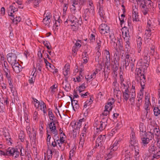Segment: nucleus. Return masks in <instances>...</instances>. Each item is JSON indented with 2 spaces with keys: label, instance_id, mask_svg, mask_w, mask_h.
Listing matches in <instances>:
<instances>
[{
  "label": "nucleus",
  "instance_id": "nucleus-1",
  "mask_svg": "<svg viewBox=\"0 0 160 160\" xmlns=\"http://www.w3.org/2000/svg\"><path fill=\"white\" fill-rule=\"evenodd\" d=\"M80 19V17L79 18V19H78L74 16L72 15H70L68 16V19H67V20L64 23L66 24L71 23V29L73 31H76L78 30L82 24V22Z\"/></svg>",
  "mask_w": 160,
  "mask_h": 160
},
{
  "label": "nucleus",
  "instance_id": "nucleus-2",
  "mask_svg": "<svg viewBox=\"0 0 160 160\" xmlns=\"http://www.w3.org/2000/svg\"><path fill=\"white\" fill-rule=\"evenodd\" d=\"M142 70L140 68H136L135 70V78L137 81L140 82L142 89L144 88L146 80L145 76L142 73Z\"/></svg>",
  "mask_w": 160,
  "mask_h": 160
},
{
  "label": "nucleus",
  "instance_id": "nucleus-3",
  "mask_svg": "<svg viewBox=\"0 0 160 160\" xmlns=\"http://www.w3.org/2000/svg\"><path fill=\"white\" fill-rule=\"evenodd\" d=\"M141 11L143 14L146 15L149 11V8L153 6V3L151 0H147L144 3L139 4Z\"/></svg>",
  "mask_w": 160,
  "mask_h": 160
},
{
  "label": "nucleus",
  "instance_id": "nucleus-4",
  "mask_svg": "<svg viewBox=\"0 0 160 160\" xmlns=\"http://www.w3.org/2000/svg\"><path fill=\"white\" fill-rule=\"evenodd\" d=\"M148 151L150 153L153 154L154 158H158L160 157V151L153 144H152L148 148Z\"/></svg>",
  "mask_w": 160,
  "mask_h": 160
},
{
  "label": "nucleus",
  "instance_id": "nucleus-5",
  "mask_svg": "<svg viewBox=\"0 0 160 160\" xmlns=\"http://www.w3.org/2000/svg\"><path fill=\"white\" fill-rule=\"evenodd\" d=\"M16 149L10 147L8 148L6 152H3L0 150V155H7L11 156L13 154H16V156H17L18 154V151H16Z\"/></svg>",
  "mask_w": 160,
  "mask_h": 160
},
{
  "label": "nucleus",
  "instance_id": "nucleus-6",
  "mask_svg": "<svg viewBox=\"0 0 160 160\" xmlns=\"http://www.w3.org/2000/svg\"><path fill=\"white\" fill-rule=\"evenodd\" d=\"M152 134L151 132L149 134H142L140 136L142 140V142L144 145L148 144L150 140H151L152 138Z\"/></svg>",
  "mask_w": 160,
  "mask_h": 160
},
{
  "label": "nucleus",
  "instance_id": "nucleus-7",
  "mask_svg": "<svg viewBox=\"0 0 160 160\" xmlns=\"http://www.w3.org/2000/svg\"><path fill=\"white\" fill-rule=\"evenodd\" d=\"M17 56L15 53H9L7 55V59L8 62L11 65L17 62Z\"/></svg>",
  "mask_w": 160,
  "mask_h": 160
},
{
  "label": "nucleus",
  "instance_id": "nucleus-8",
  "mask_svg": "<svg viewBox=\"0 0 160 160\" xmlns=\"http://www.w3.org/2000/svg\"><path fill=\"white\" fill-rule=\"evenodd\" d=\"M32 98L34 102V106L36 108L42 110L44 107L46 108V106L43 101H41L40 102L39 101L33 97Z\"/></svg>",
  "mask_w": 160,
  "mask_h": 160
},
{
  "label": "nucleus",
  "instance_id": "nucleus-9",
  "mask_svg": "<svg viewBox=\"0 0 160 160\" xmlns=\"http://www.w3.org/2000/svg\"><path fill=\"white\" fill-rule=\"evenodd\" d=\"M108 117H103L101 121L100 122V126L98 127V130L102 131L104 129L108 124Z\"/></svg>",
  "mask_w": 160,
  "mask_h": 160
},
{
  "label": "nucleus",
  "instance_id": "nucleus-10",
  "mask_svg": "<svg viewBox=\"0 0 160 160\" xmlns=\"http://www.w3.org/2000/svg\"><path fill=\"white\" fill-rule=\"evenodd\" d=\"M131 138L130 143L131 146H133L134 148H136L138 146V141L136 139L135 133L134 132H132L130 136Z\"/></svg>",
  "mask_w": 160,
  "mask_h": 160
},
{
  "label": "nucleus",
  "instance_id": "nucleus-11",
  "mask_svg": "<svg viewBox=\"0 0 160 160\" xmlns=\"http://www.w3.org/2000/svg\"><path fill=\"white\" fill-rule=\"evenodd\" d=\"M2 133L3 135L5 138L6 140L7 141H8V142H10L11 144L12 143L11 139L9 130L6 127H5L3 128Z\"/></svg>",
  "mask_w": 160,
  "mask_h": 160
},
{
  "label": "nucleus",
  "instance_id": "nucleus-12",
  "mask_svg": "<svg viewBox=\"0 0 160 160\" xmlns=\"http://www.w3.org/2000/svg\"><path fill=\"white\" fill-rule=\"evenodd\" d=\"M86 119L83 118L79 119L74 123V125L73 126V128L75 129H79L81 127L82 122L86 121Z\"/></svg>",
  "mask_w": 160,
  "mask_h": 160
},
{
  "label": "nucleus",
  "instance_id": "nucleus-13",
  "mask_svg": "<svg viewBox=\"0 0 160 160\" xmlns=\"http://www.w3.org/2000/svg\"><path fill=\"white\" fill-rule=\"evenodd\" d=\"M105 135H100L96 140V146H99L102 145V144L103 141L105 139Z\"/></svg>",
  "mask_w": 160,
  "mask_h": 160
},
{
  "label": "nucleus",
  "instance_id": "nucleus-14",
  "mask_svg": "<svg viewBox=\"0 0 160 160\" xmlns=\"http://www.w3.org/2000/svg\"><path fill=\"white\" fill-rule=\"evenodd\" d=\"M51 18V15L49 13H47L45 17L43 18L42 22L45 26H48L50 24L51 20H50Z\"/></svg>",
  "mask_w": 160,
  "mask_h": 160
},
{
  "label": "nucleus",
  "instance_id": "nucleus-15",
  "mask_svg": "<svg viewBox=\"0 0 160 160\" xmlns=\"http://www.w3.org/2000/svg\"><path fill=\"white\" fill-rule=\"evenodd\" d=\"M110 38L111 39V44L113 45L114 48L116 50L117 52H119L118 48L117 47V43H116V42L117 40L116 38L113 35H110L109 36Z\"/></svg>",
  "mask_w": 160,
  "mask_h": 160
},
{
  "label": "nucleus",
  "instance_id": "nucleus-16",
  "mask_svg": "<svg viewBox=\"0 0 160 160\" xmlns=\"http://www.w3.org/2000/svg\"><path fill=\"white\" fill-rule=\"evenodd\" d=\"M114 100L113 98L109 99L107 104L105 107L106 109H109L110 111L111 110L112 108V105L114 104Z\"/></svg>",
  "mask_w": 160,
  "mask_h": 160
},
{
  "label": "nucleus",
  "instance_id": "nucleus-17",
  "mask_svg": "<svg viewBox=\"0 0 160 160\" xmlns=\"http://www.w3.org/2000/svg\"><path fill=\"white\" fill-rule=\"evenodd\" d=\"M11 65L14 71L17 73H18L22 70L21 68L20 67H20H21V66L18 62L15 63Z\"/></svg>",
  "mask_w": 160,
  "mask_h": 160
},
{
  "label": "nucleus",
  "instance_id": "nucleus-18",
  "mask_svg": "<svg viewBox=\"0 0 160 160\" xmlns=\"http://www.w3.org/2000/svg\"><path fill=\"white\" fill-rule=\"evenodd\" d=\"M37 131L35 130V128H32V132L30 133V135H28L30 139L32 140V141H34V142H35L36 139V135Z\"/></svg>",
  "mask_w": 160,
  "mask_h": 160
},
{
  "label": "nucleus",
  "instance_id": "nucleus-19",
  "mask_svg": "<svg viewBox=\"0 0 160 160\" xmlns=\"http://www.w3.org/2000/svg\"><path fill=\"white\" fill-rule=\"evenodd\" d=\"M130 56L129 54H126L124 62L123 64V67H125L126 69L128 68V66H129L130 62Z\"/></svg>",
  "mask_w": 160,
  "mask_h": 160
},
{
  "label": "nucleus",
  "instance_id": "nucleus-20",
  "mask_svg": "<svg viewBox=\"0 0 160 160\" xmlns=\"http://www.w3.org/2000/svg\"><path fill=\"white\" fill-rule=\"evenodd\" d=\"M86 0H72V4L76 6L79 5L80 6H83Z\"/></svg>",
  "mask_w": 160,
  "mask_h": 160
},
{
  "label": "nucleus",
  "instance_id": "nucleus-21",
  "mask_svg": "<svg viewBox=\"0 0 160 160\" xmlns=\"http://www.w3.org/2000/svg\"><path fill=\"white\" fill-rule=\"evenodd\" d=\"M137 9H133L132 12V18L133 21L137 22L139 21L138 13Z\"/></svg>",
  "mask_w": 160,
  "mask_h": 160
},
{
  "label": "nucleus",
  "instance_id": "nucleus-22",
  "mask_svg": "<svg viewBox=\"0 0 160 160\" xmlns=\"http://www.w3.org/2000/svg\"><path fill=\"white\" fill-rule=\"evenodd\" d=\"M121 140L119 139L118 140H116L113 144L112 146H111L110 148H111V151H116L118 148V145L120 144Z\"/></svg>",
  "mask_w": 160,
  "mask_h": 160
},
{
  "label": "nucleus",
  "instance_id": "nucleus-23",
  "mask_svg": "<svg viewBox=\"0 0 160 160\" xmlns=\"http://www.w3.org/2000/svg\"><path fill=\"white\" fill-rule=\"evenodd\" d=\"M99 31H106V32H110V30L109 27L105 23L101 24L99 26Z\"/></svg>",
  "mask_w": 160,
  "mask_h": 160
},
{
  "label": "nucleus",
  "instance_id": "nucleus-24",
  "mask_svg": "<svg viewBox=\"0 0 160 160\" xmlns=\"http://www.w3.org/2000/svg\"><path fill=\"white\" fill-rule=\"evenodd\" d=\"M144 62L143 63L141 62L140 61L138 63V64L144 65L146 67H148L149 65V62L150 61L149 57H144Z\"/></svg>",
  "mask_w": 160,
  "mask_h": 160
},
{
  "label": "nucleus",
  "instance_id": "nucleus-25",
  "mask_svg": "<svg viewBox=\"0 0 160 160\" xmlns=\"http://www.w3.org/2000/svg\"><path fill=\"white\" fill-rule=\"evenodd\" d=\"M70 65L69 64L67 63L64 67L63 74L65 76H67L69 72Z\"/></svg>",
  "mask_w": 160,
  "mask_h": 160
},
{
  "label": "nucleus",
  "instance_id": "nucleus-26",
  "mask_svg": "<svg viewBox=\"0 0 160 160\" xmlns=\"http://www.w3.org/2000/svg\"><path fill=\"white\" fill-rule=\"evenodd\" d=\"M123 99L127 101L129 97V91H126V90H122Z\"/></svg>",
  "mask_w": 160,
  "mask_h": 160
},
{
  "label": "nucleus",
  "instance_id": "nucleus-27",
  "mask_svg": "<svg viewBox=\"0 0 160 160\" xmlns=\"http://www.w3.org/2000/svg\"><path fill=\"white\" fill-rule=\"evenodd\" d=\"M142 38L140 37H138L137 40V42L138 51V53L140 52L141 51V45L142 44Z\"/></svg>",
  "mask_w": 160,
  "mask_h": 160
},
{
  "label": "nucleus",
  "instance_id": "nucleus-28",
  "mask_svg": "<svg viewBox=\"0 0 160 160\" xmlns=\"http://www.w3.org/2000/svg\"><path fill=\"white\" fill-rule=\"evenodd\" d=\"M135 61V59H131V62H129V66H128V68L127 69H131V71L133 72L135 69L134 62Z\"/></svg>",
  "mask_w": 160,
  "mask_h": 160
},
{
  "label": "nucleus",
  "instance_id": "nucleus-29",
  "mask_svg": "<svg viewBox=\"0 0 160 160\" xmlns=\"http://www.w3.org/2000/svg\"><path fill=\"white\" fill-rule=\"evenodd\" d=\"M78 103V102L77 100H72L71 104L72 106L73 109L74 111H75V108L76 109H78L79 107Z\"/></svg>",
  "mask_w": 160,
  "mask_h": 160
},
{
  "label": "nucleus",
  "instance_id": "nucleus-30",
  "mask_svg": "<svg viewBox=\"0 0 160 160\" xmlns=\"http://www.w3.org/2000/svg\"><path fill=\"white\" fill-rule=\"evenodd\" d=\"M43 63L42 60L40 58L36 65V68L40 72H41L42 68L43 66Z\"/></svg>",
  "mask_w": 160,
  "mask_h": 160
},
{
  "label": "nucleus",
  "instance_id": "nucleus-31",
  "mask_svg": "<svg viewBox=\"0 0 160 160\" xmlns=\"http://www.w3.org/2000/svg\"><path fill=\"white\" fill-rule=\"evenodd\" d=\"M155 27L154 25L152 24L150 20L148 21L147 22V25L146 27V29L148 30H150L151 31H152L154 30Z\"/></svg>",
  "mask_w": 160,
  "mask_h": 160
},
{
  "label": "nucleus",
  "instance_id": "nucleus-32",
  "mask_svg": "<svg viewBox=\"0 0 160 160\" xmlns=\"http://www.w3.org/2000/svg\"><path fill=\"white\" fill-rule=\"evenodd\" d=\"M42 0H27L26 2L28 4L33 2L36 6H37L39 3H40Z\"/></svg>",
  "mask_w": 160,
  "mask_h": 160
},
{
  "label": "nucleus",
  "instance_id": "nucleus-33",
  "mask_svg": "<svg viewBox=\"0 0 160 160\" xmlns=\"http://www.w3.org/2000/svg\"><path fill=\"white\" fill-rule=\"evenodd\" d=\"M62 84L64 85L63 88L66 92H68L70 90L71 86L70 83H64V82H63L62 83Z\"/></svg>",
  "mask_w": 160,
  "mask_h": 160
},
{
  "label": "nucleus",
  "instance_id": "nucleus-34",
  "mask_svg": "<svg viewBox=\"0 0 160 160\" xmlns=\"http://www.w3.org/2000/svg\"><path fill=\"white\" fill-rule=\"evenodd\" d=\"M143 98V94H138V103H137V106L139 107L142 104V99Z\"/></svg>",
  "mask_w": 160,
  "mask_h": 160
},
{
  "label": "nucleus",
  "instance_id": "nucleus-35",
  "mask_svg": "<svg viewBox=\"0 0 160 160\" xmlns=\"http://www.w3.org/2000/svg\"><path fill=\"white\" fill-rule=\"evenodd\" d=\"M12 148L15 149L16 150V149L17 150H16V151H17V152L18 151V155L17 156V157L16 156V154H13V155H11V156H14L15 158H18V157H19V155L20 154V152H21V153H20L21 156H24V155L23 153L22 152V148Z\"/></svg>",
  "mask_w": 160,
  "mask_h": 160
},
{
  "label": "nucleus",
  "instance_id": "nucleus-36",
  "mask_svg": "<svg viewBox=\"0 0 160 160\" xmlns=\"http://www.w3.org/2000/svg\"><path fill=\"white\" fill-rule=\"evenodd\" d=\"M48 115L50 119L52 121H55V120H54V119L55 118V117L52 113V110L49 108L48 109Z\"/></svg>",
  "mask_w": 160,
  "mask_h": 160
},
{
  "label": "nucleus",
  "instance_id": "nucleus-37",
  "mask_svg": "<svg viewBox=\"0 0 160 160\" xmlns=\"http://www.w3.org/2000/svg\"><path fill=\"white\" fill-rule=\"evenodd\" d=\"M112 88L113 89H119V84L116 79H114L112 83Z\"/></svg>",
  "mask_w": 160,
  "mask_h": 160
},
{
  "label": "nucleus",
  "instance_id": "nucleus-38",
  "mask_svg": "<svg viewBox=\"0 0 160 160\" xmlns=\"http://www.w3.org/2000/svg\"><path fill=\"white\" fill-rule=\"evenodd\" d=\"M90 109V99L87 100L84 103L83 109Z\"/></svg>",
  "mask_w": 160,
  "mask_h": 160
},
{
  "label": "nucleus",
  "instance_id": "nucleus-39",
  "mask_svg": "<svg viewBox=\"0 0 160 160\" xmlns=\"http://www.w3.org/2000/svg\"><path fill=\"white\" fill-rule=\"evenodd\" d=\"M118 38L117 43L118 45L119 49H122L123 48L122 39L121 38Z\"/></svg>",
  "mask_w": 160,
  "mask_h": 160
},
{
  "label": "nucleus",
  "instance_id": "nucleus-40",
  "mask_svg": "<svg viewBox=\"0 0 160 160\" xmlns=\"http://www.w3.org/2000/svg\"><path fill=\"white\" fill-rule=\"evenodd\" d=\"M149 96L148 94H147L145 95V103L144 104L147 105H151V104L150 102V101L149 100Z\"/></svg>",
  "mask_w": 160,
  "mask_h": 160
},
{
  "label": "nucleus",
  "instance_id": "nucleus-41",
  "mask_svg": "<svg viewBox=\"0 0 160 160\" xmlns=\"http://www.w3.org/2000/svg\"><path fill=\"white\" fill-rule=\"evenodd\" d=\"M48 151H50V153L49 155H48V159L47 160H51L52 158V151L51 149H48ZM40 160H47L46 158L45 157L43 159L42 158Z\"/></svg>",
  "mask_w": 160,
  "mask_h": 160
},
{
  "label": "nucleus",
  "instance_id": "nucleus-42",
  "mask_svg": "<svg viewBox=\"0 0 160 160\" xmlns=\"http://www.w3.org/2000/svg\"><path fill=\"white\" fill-rule=\"evenodd\" d=\"M100 122L98 121L97 120H96V119L95 120V122L93 124V126L94 128H96V130H98V131H96V132L99 131V128H98V127L100 126Z\"/></svg>",
  "mask_w": 160,
  "mask_h": 160
},
{
  "label": "nucleus",
  "instance_id": "nucleus-43",
  "mask_svg": "<svg viewBox=\"0 0 160 160\" xmlns=\"http://www.w3.org/2000/svg\"><path fill=\"white\" fill-rule=\"evenodd\" d=\"M9 8L11 10V12L10 13V15L13 17V13L14 12L16 11H18V9L12 5H10L9 6Z\"/></svg>",
  "mask_w": 160,
  "mask_h": 160
},
{
  "label": "nucleus",
  "instance_id": "nucleus-44",
  "mask_svg": "<svg viewBox=\"0 0 160 160\" xmlns=\"http://www.w3.org/2000/svg\"><path fill=\"white\" fill-rule=\"evenodd\" d=\"M144 126L142 124L140 125V136L142 135V134H146L147 133H146L145 132V129L143 128Z\"/></svg>",
  "mask_w": 160,
  "mask_h": 160
},
{
  "label": "nucleus",
  "instance_id": "nucleus-45",
  "mask_svg": "<svg viewBox=\"0 0 160 160\" xmlns=\"http://www.w3.org/2000/svg\"><path fill=\"white\" fill-rule=\"evenodd\" d=\"M101 56L100 52L98 51L96 53V55L95 57V60L96 62H97L98 63L99 62L100 57Z\"/></svg>",
  "mask_w": 160,
  "mask_h": 160
},
{
  "label": "nucleus",
  "instance_id": "nucleus-46",
  "mask_svg": "<svg viewBox=\"0 0 160 160\" xmlns=\"http://www.w3.org/2000/svg\"><path fill=\"white\" fill-rule=\"evenodd\" d=\"M3 71L5 73V75L7 80H9V79L11 78L10 74V70H6L5 69H3Z\"/></svg>",
  "mask_w": 160,
  "mask_h": 160
},
{
  "label": "nucleus",
  "instance_id": "nucleus-47",
  "mask_svg": "<svg viewBox=\"0 0 160 160\" xmlns=\"http://www.w3.org/2000/svg\"><path fill=\"white\" fill-rule=\"evenodd\" d=\"M99 15L101 18H104V16L105 15V12L104 11L103 7L100 6L99 9Z\"/></svg>",
  "mask_w": 160,
  "mask_h": 160
},
{
  "label": "nucleus",
  "instance_id": "nucleus-48",
  "mask_svg": "<svg viewBox=\"0 0 160 160\" xmlns=\"http://www.w3.org/2000/svg\"><path fill=\"white\" fill-rule=\"evenodd\" d=\"M97 37V35L95 32H93V33L91 34V42H94L95 40V39Z\"/></svg>",
  "mask_w": 160,
  "mask_h": 160
},
{
  "label": "nucleus",
  "instance_id": "nucleus-49",
  "mask_svg": "<svg viewBox=\"0 0 160 160\" xmlns=\"http://www.w3.org/2000/svg\"><path fill=\"white\" fill-rule=\"evenodd\" d=\"M153 111L155 116H158L160 114V110L158 107H155Z\"/></svg>",
  "mask_w": 160,
  "mask_h": 160
},
{
  "label": "nucleus",
  "instance_id": "nucleus-50",
  "mask_svg": "<svg viewBox=\"0 0 160 160\" xmlns=\"http://www.w3.org/2000/svg\"><path fill=\"white\" fill-rule=\"evenodd\" d=\"M85 88V84L84 83H82L81 86H79L78 88H77V90H78L79 91V92L80 93L84 90V89Z\"/></svg>",
  "mask_w": 160,
  "mask_h": 160
},
{
  "label": "nucleus",
  "instance_id": "nucleus-51",
  "mask_svg": "<svg viewBox=\"0 0 160 160\" xmlns=\"http://www.w3.org/2000/svg\"><path fill=\"white\" fill-rule=\"evenodd\" d=\"M152 136L153 137V134H155L157 136H158L159 135L160 133V131L158 129H157V128H154L153 130V133H152Z\"/></svg>",
  "mask_w": 160,
  "mask_h": 160
},
{
  "label": "nucleus",
  "instance_id": "nucleus-52",
  "mask_svg": "<svg viewBox=\"0 0 160 160\" xmlns=\"http://www.w3.org/2000/svg\"><path fill=\"white\" fill-rule=\"evenodd\" d=\"M90 112V109H83L82 112L83 113L84 116L86 117L88 116L89 113Z\"/></svg>",
  "mask_w": 160,
  "mask_h": 160
},
{
  "label": "nucleus",
  "instance_id": "nucleus-53",
  "mask_svg": "<svg viewBox=\"0 0 160 160\" xmlns=\"http://www.w3.org/2000/svg\"><path fill=\"white\" fill-rule=\"evenodd\" d=\"M25 135L23 132H21L19 135V138L21 140V141L23 142L24 140Z\"/></svg>",
  "mask_w": 160,
  "mask_h": 160
},
{
  "label": "nucleus",
  "instance_id": "nucleus-54",
  "mask_svg": "<svg viewBox=\"0 0 160 160\" xmlns=\"http://www.w3.org/2000/svg\"><path fill=\"white\" fill-rule=\"evenodd\" d=\"M113 94L114 95H116L118 97L119 96V95L121 94V91L119 89H113Z\"/></svg>",
  "mask_w": 160,
  "mask_h": 160
},
{
  "label": "nucleus",
  "instance_id": "nucleus-55",
  "mask_svg": "<svg viewBox=\"0 0 160 160\" xmlns=\"http://www.w3.org/2000/svg\"><path fill=\"white\" fill-rule=\"evenodd\" d=\"M55 121H52L50 122V124H49V127L50 130L51 129L53 130V129L54 128V126H56L55 124Z\"/></svg>",
  "mask_w": 160,
  "mask_h": 160
},
{
  "label": "nucleus",
  "instance_id": "nucleus-56",
  "mask_svg": "<svg viewBox=\"0 0 160 160\" xmlns=\"http://www.w3.org/2000/svg\"><path fill=\"white\" fill-rule=\"evenodd\" d=\"M151 31L150 30H148L147 29H146V30L145 31V35L147 37V39L148 38L150 37L151 35Z\"/></svg>",
  "mask_w": 160,
  "mask_h": 160
},
{
  "label": "nucleus",
  "instance_id": "nucleus-57",
  "mask_svg": "<svg viewBox=\"0 0 160 160\" xmlns=\"http://www.w3.org/2000/svg\"><path fill=\"white\" fill-rule=\"evenodd\" d=\"M144 108L145 110H146V116H147L148 112H150V105H147L144 104Z\"/></svg>",
  "mask_w": 160,
  "mask_h": 160
},
{
  "label": "nucleus",
  "instance_id": "nucleus-58",
  "mask_svg": "<svg viewBox=\"0 0 160 160\" xmlns=\"http://www.w3.org/2000/svg\"><path fill=\"white\" fill-rule=\"evenodd\" d=\"M79 48L73 46L72 48V55L75 56L76 54V52L78 50Z\"/></svg>",
  "mask_w": 160,
  "mask_h": 160
},
{
  "label": "nucleus",
  "instance_id": "nucleus-59",
  "mask_svg": "<svg viewBox=\"0 0 160 160\" xmlns=\"http://www.w3.org/2000/svg\"><path fill=\"white\" fill-rule=\"evenodd\" d=\"M43 44L44 46L46 47L48 49L50 50L51 48V46H49L50 43L48 42L47 41H44L43 42Z\"/></svg>",
  "mask_w": 160,
  "mask_h": 160
},
{
  "label": "nucleus",
  "instance_id": "nucleus-60",
  "mask_svg": "<svg viewBox=\"0 0 160 160\" xmlns=\"http://www.w3.org/2000/svg\"><path fill=\"white\" fill-rule=\"evenodd\" d=\"M4 101L2 100H1L0 101V102H1L2 104L4 105H7L8 104V98L7 97L4 98Z\"/></svg>",
  "mask_w": 160,
  "mask_h": 160
},
{
  "label": "nucleus",
  "instance_id": "nucleus-61",
  "mask_svg": "<svg viewBox=\"0 0 160 160\" xmlns=\"http://www.w3.org/2000/svg\"><path fill=\"white\" fill-rule=\"evenodd\" d=\"M8 83L9 85L10 86V88L11 89V91L12 90V89L13 88V85L12 84V78L9 79V80H8Z\"/></svg>",
  "mask_w": 160,
  "mask_h": 160
},
{
  "label": "nucleus",
  "instance_id": "nucleus-62",
  "mask_svg": "<svg viewBox=\"0 0 160 160\" xmlns=\"http://www.w3.org/2000/svg\"><path fill=\"white\" fill-rule=\"evenodd\" d=\"M124 40L126 42L125 45H130V42L129 41V37L127 35V34L126 33V37L124 38Z\"/></svg>",
  "mask_w": 160,
  "mask_h": 160
},
{
  "label": "nucleus",
  "instance_id": "nucleus-63",
  "mask_svg": "<svg viewBox=\"0 0 160 160\" xmlns=\"http://www.w3.org/2000/svg\"><path fill=\"white\" fill-rule=\"evenodd\" d=\"M105 109L104 110L103 112L102 113V116H106L109 113L110 111L109 109H106V108H105Z\"/></svg>",
  "mask_w": 160,
  "mask_h": 160
},
{
  "label": "nucleus",
  "instance_id": "nucleus-64",
  "mask_svg": "<svg viewBox=\"0 0 160 160\" xmlns=\"http://www.w3.org/2000/svg\"><path fill=\"white\" fill-rule=\"evenodd\" d=\"M21 20V18L19 17H16L14 18L13 20V22L16 24H17L18 22H20Z\"/></svg>",
  "mask_w": 160,
  "mask_h": 160
}]
</instances>
